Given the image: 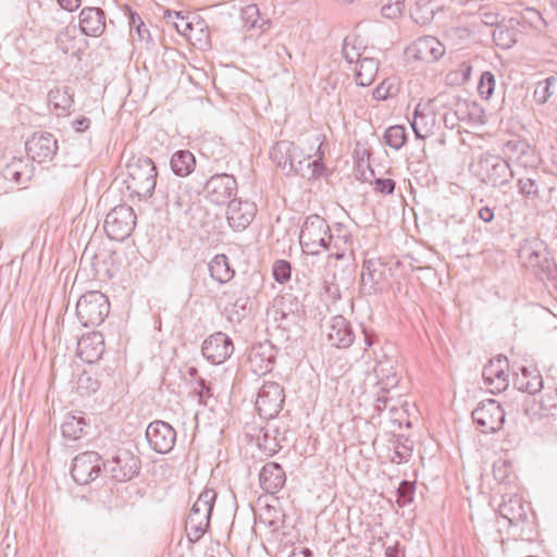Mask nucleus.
<instances>
[{
	"mask_svg": "<svg viewBox=\"0 0 557 557\" xmlns=\"http://www.w3.org/2000/svg\"><path fill=\"white\" fill-rule=\"evenodd\" d=\"M508 360L505 356H497L490 360L482 370V379L486 388L492 394H499L507 389L509 385L508 380Z\"/></svg>",
	"mask_w": 557,
	"mask_h": 557,
	"instance_id": "ddd939ff",
	"label": "nucleus"
},
{
	"mask_svg": "<svg viewBox=\"0 0 557 557\" xmlns=\"http://www.w3.org/2000/svg\"><path fill=\"white\" fill-rule=\"evenodd\" d=\"M481 20L485 25L494 26L499 23V15L495 12L487 11L481 14Z\"/></svg>",
	"mask_w": 557,
	"mask_h": 557,
	"instance_id": "338daca9",
	"label": "nucleus"
},
{
	"mask_svg": "<svg viewBox=\"0 0 557 557\" xmlns=\"http://www.w3.org/2000/svg\"><path fill=\"white\" fill-rule=\"evenodd\" d=\"M284 399V389L278 383L265 382L258 392L256 409L264 419L275 418L282 410Z\"/></svg>",
	"mask_w": 557,
	"mask_h": 557,
	"instance_id": "9d476101",
	"label": "nucleus"
},
{
	"mask_svg": "<svg viewBox=\"0 0 557 557\" xmlns=\"http://www.w3.org/2000/svg\"><path fill=\"white\" fill-rule=\"evenodd\" d=\"M240 17L244 27L247 29L258 28L261 32L270 27V20L261 18L259 8L256 4H249L242 9Z\"/></svg>",
	"mask_w": 557,
	"mask_h": 557,
	"instance_id": "ea45409f",
	"label": "nucleus"
},
{
	"mask_svg": "<svg viewBox=\"0 0 557 557\" xmlns=\"http://www.w3.org/2000/svg\"><path fill=\"white\" fill-rule=\"evenodd\" d=\"M493 40L503 49H509L516 44V34L505 27H497L493 32Z\"/></svg>",
	"mask_w": 557,
	"mask_h": 557,
	"instance_id": "49530a36",
	"label": "nucleus"
},
{
	"mask_svg": "<svg viewBox=\"0 0 557 557\" xmlns=\"http://www.w3.org/2000/svg\"><path fill=\"white\" fill-rule=\"evenodd\" d=\"M258 446L268 456H273L281 447L276 438L268 432H264L262 436H258Z\"/></svg>",
	"mask_w": 557,
	"mask_h": 557,
	"instance_id": "3c124183",
	"label": "nucleus"
},
{
	"mask_svg": "<svg viewBox=\"0 0 557 557\" xmlns=\"http://www.w3.org/2000/svg\"><path fill=\"white\" fill-rule=\"evenodd\" d=\"M385 557H405L398 542L385 548Z\"/></svg>",
	"mask_w": 557,
	"mask_h": 557,
	"instance_id": "774afa93",
	"label": "nucleus"
},
{
	"mask_svg": "<svg viewBox=\"0 0 557 557\" xmlns=\"http://www.w3.org/2000/svg\"><path fill=\"white\" fill-rule=\"evenodd\" d=\"M411 447L398 444L394 451V456L391 458V461L394 463H401L404 461H407L411 455Z\"/></svg>",
	"mask_w": 557,
	"mask_h": 557,
	"instance_id": "052dcab7",
	"label": "nucleus"
},
{
	"mask_svg": "<svg viewBox=\"0 0 557 557\" xmlns=\"http://www.w3.org/2000/svg\"><path fill=\"white\" fill-rule=\"evenodd\" d=\"M127 169V188L140 199L150 198L154 191L158 176L153 161L148 157H140L129 163Z\"/></svg>",
	"mask_w": 557,
	"mask_h": 557,
	"instance_id": "423d86ee",
	"label": "nucleus"
},
{
	"mask_svg": "<svg viewBox=\"0 0 557 557\" xmlns=\"http://www.w3.org/2000/svg\"><path fill=\"white\" fill-rule=\"evenodd\" d=\"M373 372L377 379L376 385L384 393H389L391 389L397 387L398 377L395 370V360L384 356L380 359L374 368Z\"/></svg>",
	"mask_w": 557,
	"mask_h": 557,
	"instance_id": "c85d7f7f",
	"label": "nucleus"
},
{
	"mask_svg": "<svg viewBox=\"0 0 557 557\" xmlns=\"http://www.w3.org/2000/svg\"><path fill=\"white\" fill-rule=\"evenodd\" d=\"M472 420L480 432L492 434L499 431L505 422V411L494 399H486L472 411Z\"/></svg>",
	"mask_w": 557,
	"mask_h": 557,
	"instance_id": "1a4fd4ad",
	"label": "nucleus"
},
{
	"mask_svg": "<svg viewBox=\"0 0 557 557\" xmlns=\"http://www.w3.org/2000/svg\"><path fill=\"white\" fill-rule=\"evenodd\" d=\"M396 88L389 79H384L374 90L373 98L376 100H386L388 97L394 96Z\"/></svg>",
	"mask_w": 557,
	"mask_h": 557,
	"instance_id": "6e6d98bb",
	"label": "nucleus"
},
{
	"mask_svg": "<svg viewBox=\"0 0 557 557\" xmlns=\"http://www.w3.org/2000/svg\"><path fill=\"white\" fill-rule=\"evenodd\" d=\"M74 41L75 27H64L55 36V45L63 53L74 49Z\"/></svg>",
	"mask_w": 557,
	"mask_h": 557,
	"instance_id": "a18cd8bd",
	"label": "nucleus"
},
{
	"mask_svg": "<svg viewBox=\"0 0 557 557\" xmlns=\"http://www.w3.org/2000/svg\"><path fill=\"white\" fill-rule=\"evenodd\" d=\"M386 264L381 259L364 260L361 273V290L371 295L376 292L377 285L385 278Z\"/></svg>",
	"mask_w": 557,
	"mask_h": 557,
	"instance_id": "b1692460",
	"label": "nucleus"
},
{
	"mask_svg": "<svg viewBox=\"0 0 557 557\" xmlns=\"http://www.w3.org/2000/svg\"><path fill=\"white\" fill-rule=\"evenodd\" d=\"M542 417H557V388H547L540 399Z\"/></svg>",
	"mask_w": 557,
	"mask_h": 557,
	"instance_id": "a19ab883",
	"label": "nucleus"
},
{
	"mask_svg": "<svg viewBox=\"0 0 557 557\" xmlns=\"http://www.w3.org/2000/svg\"><path fill=\"white\" fill-rule=\"evenodd\" d=\"M248 360L251 370L256 374L263 375L268 372H271L275 362L273 346L269 344H259L253 346L250 350Z\"/></svg>",
	"mask_w": 557,
	"mask_h": 557,
	"instance_id": "bb28decb",
	"label": "nucleus"
},
{
	"mask_svg": "<svg viewBox=\"0 0 557 557\" xmlns=\"http://www.w3.org/2000/svg\"><path fill=\"white\" fill-rule=\"evenodd\" d=\"M136 226V214L131 206L114 207L106 216L104 232L110 239L123 242Z\"/></svg>",
	"mask_w": 557,
	"mask_h": 557,
	"instance_id": "6e6552de",
	"label": "nucleus"
},
{
	"mask_svg": "<svg viewBox=\"0 0 557 557\" xmlns=\"http://www.w3.org/2000/svg\"><path fill=\"white\" fill-rule=\"evenodd\" d=\"M110 302L99 290H90L81 296L76 304V315L85 326H98L108 317Z\"/></svg>",
	"mask_w": 557,
	"mask_h": 557,
	"instance_id": "0eeeda50",
	"label": "nucleus"
},
{
	"mask_svg": "<svg viewBox=\"0 0 557 557\" xmlns=\"http://www.w3.org/2000/svg\"><path fill=\"white\" fill-rule=\"evenodd\" d=\"M473 175L493 188H502L510 183L515 172L507 160L490 152L481 153L472 164Z\"/></svg>",
	"mask_w": 557,
	"mask_h": 557,
	"instance_id": "7ed1b4c3",
	"label": "nucleus"
},
{
	"mask_svg": "<svg viewBox=\"0 0 557 557\" xmlns=\"http://www.w3.org/2000/svg\"><path fill=\"white\" fill-rule=\"evenodd\" d=\"M438 9L437 0H418L410 9V16L417 24L428 25Z\"/></svg>",
	"mask_w": 557,
	"mask_h": 557,
	"instance_id": "e433bc0d",
	"label": "nucleus"
},
{
	"mask_svg": "<svg viewBox=\"0 0 557 557\" xmlns=\"http://www.w3.org/2000/svg\"><path fill=\"white\" fill-rule=\"evenodd\" d=\"M342 52L348 63L358 62L366 57V48L357 46V38L355 36H347L344 39Z\"/></svg>",
	"mask_w": 557,
	"mask_h": 557,
	"instance_id": "79ce46f5",
	"label": "nucleus"
},
{
	"mask_svg": "<svg viewBox=\"0 0 557 557\" xmlns=\"http://www.w3.org/2000/svg\"><path fill=\"white\" fill-rule=\"evenodd\" d=\"M89 426V423L82 413L69 414L61 425L62 435L65 438L76 441L87 434Z\"/></svg>",
	"mask_w": 557,
	"mask_h": 557,
	"instance_id": "f704fd0d",
	"label": "nucleus"
},
{
	"mask_svg": "<svg viewBox=\"0 0 557 557\" xmlns=\"http://www.w3.org/2000/svg\"><path fill=\"white\" fill-rule=\"evenodd\" d=\"M79 28L83 34L99 37L106 29V13L96 7H85L79 13Z\"/></svg>",
	"mask_w": 557,
	"mask_h": 557,
	"instance_id": "a878e982",
	"label": "nucleus"
},
{
	"mask_svg": "<svg viewBox=\"0 0 557 557\" xmlns=\"http://www.w3.org/2000/svg\"><path fill=\"white\" fill-rule=\"evenodd\" d=\"M208 267L210 276L220 284L230 282L235 275V271L231 268L228 258L223 253L214 256Z\"/></svg>",
	"mask_w": 557,
	"mask_h": 557,
	"instance_id": "c9c22d12",
	"label": "nucleus"
},
{
	"mask_svg": "<svg viewBox=\"0 0 557 557\" xmlns=\"http://www.w3.org/2000/svg\"><path fill=\"white\" fill-rule=\"evenodd\" d=\"M407 53L416 60L431 63L444 55L445 47L437 38L423 36L407 48Z\"/></svg>",
	"mask_w": 557,
	"mask_h": 557,
	"instance_id": "aec40b11",
	"label": "nucleus"
},
{
	"mask_svg": "<svg viewBox=\"0 0 557 557\" xmlns=\"http://www.w3.org/2000/svg\"><path fill=\"white\" fill-rule=\"evenodd\" d=\"M495 85L494 74L490 71L483 72L478 84V92L481 98L485 100L490 99L494 92Z\"/></svg>",
	"mask_w": 557,
	"mask_h": 557,
	"instance_id": "de8ad7c7",
	"label": "nucleus"
},
{
	"mask_svg": "<svg viewBox=\"0 0 557 557\" xmlns=\"http://www.w3.org/2000/svg\"><path fill=\"white\" fill-rule=\"evenodd\" d=\"M236 190V178L226 173L212 175L202 186L206 198L215 205H228Z\"/></svg>",
	"mask_w": 557,
	"mask_h": 557,
	"instance_id": "f8f14e48",
	"label": "nucleus"
},
{
	"mask_svg": "<svg viewBox=\"0 0 557 557\" xmlns=\"http://www.w3.org/2000/svg\"><path fill=\"white\" fill-rule=\"evenodd\" d=\"M170 166L176 176L186 177L195 171L196 158L189 150H177L171 157Z\"/></svg>",
	"mask_w": 557,
	"mask_h": 557,
	"instance_id": "2f4dec72",
	"label": "nucleus"
},
{
	"mask_svg": "<svg viewBox=\"0 0 557 557\" xmlns=\"http://www.w3.org/2000/svg\"><path fill=\"white\" fill-rule=\"evenodd\" d=\"M272 274L274 280L280 283L284 284L289 281L290 274H292V264L287 260H276L273 263L272 268Z\"/></svg>",
	"mask_w": 557,
	"mask_h": 557,
	"instance_id": "09e8293b",
	"label": "nucleus"
},
{
	"mask_svg": "<svg viewBox=\"0 0 557 557\" xmlns=\"http://www.w3.org/2000/svg\"><path fill=\"white\" fill-rule=\"evenodd\" d=\"M27 156L38 163L51 161L58 151V140L48 132H36L25 144Z\"/></svg>",
	"mask_w": 557,
	"mask_h": 557,
	"instance_id": "2eb2a0df",
	"label": "nucleus"
},
{
	"mask_svg": "<svg viewBox=\"0 0 557 557\" xmlns=\"http://www.w3.org/2000/svg\"><path fill=\"white\" fill-rule=\"evenodd\" d=\"M195 392L199 398V403L207 405V399L212 396L211 387L206 383L203 379L197 381Z\"/></svg>",
	"mask_w": 557,
	"mask_h": 557,
	"instance_id": "bf43d9fd",
	"label": "nucleus"
},
{
	"mask_svg": "<svg viewBox=\"0 0 557 557\" xmlns=\"http://www.w3.org/2000/svg\"><path fill=\"white\" fill-rule=\"evenodd\" d=\"M129 26H131V29H136L138 36L140 39H144L145 38V35L149 34L148 29L146 28L144 22L141 21L140 16L135 14V13H132L131 16H129Z\"/></svg>",
	"mask_w": 557,
	"mask_h": 557,
	"instance_id": "680f3d73",
	"label": "nucleus"
},
{
	"mask_svg": "<svg viewBox=\"0 0 557 557\" xmlns=\"http://www.w3.org/2000/svg\"><path fill=\"white\" fill-rule=\"evenodd\" d=\"M106 467H108L111 476L115 481L127 482L138 474L140 459L128 449H119Z\"/></svg>",
	"mask_w": 557,
	"mask_h": 557,
	"instance_id": "4468645a",
	"label": "nucleus"
},
{
	"mask_svg": "<svg viewBox=\"0 0 557 557\" xmlns=\"http://www.w3.org/2000/svg\"><path fill=\"white\" fill-rule=\"evenodd\" d=\"M202 356L213 364H221L234 351L232 338L223 332H215L206 338L201 346Z\"/></svg>",
	"mask_w": 557,
	"mask_h": 557,
	"instance_id": "f3484780",
	"label": "nucleus"
},
{
	"mask_svg": "<svg viewBox=\"0 0 557 557\" xmlns=\"http://www.w3.org/2000/svg\"><path fill=\"white\" fill-rule=\"evenodd\" d=\"M555 81L556 78L550 76L544 81L543 86L540 85L536 87L534 98L539 103L543 104L552 97L553 91L550 90V86Z\"/></svg>",
	"mask_w": 557,
	"mask_h": 557,
	"instance_id": "5fc2aeb1",
	"label": "nucleus"
},
{
	"mask_svg": "<svg viewBox=\"0 0 557 557\" xmlns=\"http://www.w3.org/2000/svg\"><path fill=\"white\" fill-rule=\"evenodd\" d=\"M146 438L156 453L168 454L175 445L176 432L168 422L156 420L148 424Z\"/></svg>",
	"mask_w": 557,
	"mask_h": 557,
	"instance_id": "dca6fc26",
	"label": "nucleus"
},
{
	"mask_svg": "<svg viewBox=\"0 0 557 557\" xmlns=\"http://www.w3.org/2000/svg\"><path fill=\"white\" fill-rule=\"evenodd\" d=\"M432 102V100L419 102L414 109L411 128L419 139L430 136L435 128L436 115Z\"/></svg>",
	"mask_w": 557,
	"mask_h": 557,
	"instance_id": "412c9836",
	"label": "nucleus"
},
{
	"mask_svg": "<svg viewBox=\"0 0 557 557\" xmlns=\"http://www.w3.org/2000/svg\"><path fill=\"white\" fill-rule=\"evenodd\" d=\"M379 61L372 57H363L357 62V66L355 70V78L356 83L359 86H369L371 85L379 71Z\"/></svg>",
	"mask_w": 557,
	"mask_h": 557,
	"instance_id": "473e14b6",
	"label": "nucleus"
},
{
	"mask_svg": "<svg viewBox=\"0 0 557 557\" xmlns=\"http://www.w3.org/2000/svg\"><path fill=\"white\" fill-rule=\"evenodd\" d=\"M478 218L484 223H491L495 219L494 209L488 206H483L478 210Z\"/></svg>",
	"mask_w": 557,
	"mask_h": 557,
	"instance_id": "0e129e2a",
	"label": "nucleus"
},
{
	"mask_svg": "<svg viewBox=\"0 0 557 557\" xmlns=\"http://www.w3.org/2000/svg\"><path fill=\"white\" fill-rule=\"evenodd\" d=\"M166 16L169 18L176 20L173 23L178 33H181L183 35H187V32L193 29L191 23L188 22L187 17L182 15L181 12H176V11L170 12L169 11Z\"/></svg>",
	"mask_w": 557,
	"mask_h": 557,
	"instance_id": "4d7b16f0",
	"label": "nucleus"
},
{
	"mask_svg": "<svg viewBox=\"0 0 557 557\" xmlns=\"http://www.w3.org/2000/svg\"><path fill=\"white\" fill-rule=\"evenodd\" d=\"M332 232L327 222L318 214L308 215L300 230L299 244L304 252L318 255L322 249L330 250Z\"/></svg>",
	"mask_w": 557,
	"mask_h": 557,
	"instance_id": "39448f33",
	"label": "nucleus"
},
{
	"mask_svg": "<svg viewBox=\"0 0 557 557\" xmlns=\"http://www.w3.org/2000/svg\"><path fill=\"white\" fill-rule=\"evenodd\" d=\"M529 509V504L524 503L521 496L507 494L503 497L498 511L510 525H518L527 520Z\"/></svg>",
	"mask_w": 557,
	"mask_h": 557,
	"instance_id": "4be33fe9",
	"label": "nucleus"
},
{
	"mask_svg": "<svg viewBox=\"0 0 557 557\" xmlns=\"http://www.w3.org/2000/svg\"><path fill=\"white\" fill-rule=\"evenodd\" d=\"M224 295L230 297L228 304L232 306V312L237 315V320H240L242 312L246 310L249 298L242 294L236 296L235 292H232V296L230 292L224 293Z\"/></svg>",
	"mask_w": 557,
	"mask_h": 557,
	"instance_id": "603ef678",
	"label": "nucleus"
},
{
	"mask_svg": "<svg viewBox=\"0 0 557 557\" xmlns=\"http://www.w3.org/2000/svg\"><path fill=\"white\" fill-rule=\"evenodd\" d=\"M388 393H384L381 388L377 392V396L374 401V410L377 413H381L388 407V404L393 400V397L387 395Z\"/></svg>",
	"mask_w": 557,
	"mask_h": 557,
	"instance_id": "e2e57ef3",
	"label": "nucleus"
},
{
	"mask_svg": "<svg viewBox=\"0 0 557 557\" xmlns=\"http://www.w3.org/2000/svg\"><path fill=\"white\" fill-rule=\"evenodd\" d=\"M104 352V339L101 333L91 332L77 342V356L81 360L92 363L98 361Z\"/></svg>",
	"mask_w": 557,
	"mask_h": 557,
	"instance_id": "5701e85b",
	"label": "nucleus"
},
{
	"mask_svg": "<svg viewBox=\"0 0 557 557\" xmlns=\"http://www.w3.org/2000/svg\"><path fill=\"white\" fill-rule=\"evenodd\" d=\"M355 332L350 322L343 315L332 317L326 324V339L336 348H348L355 341Z\"/></svg>",
	"mask_w": 557,
	"mask_h": 557,
	"instance_id": "6ab92c4d",
	"label": "nucleus"
},
{
	"mask_svg": "<svg viewBox=\"0 0 557 557\" xmlns=\"http://www.w3.org/2000/svg\"><path fill=\"white\" fill-rule=\"evenodd\" d=\"M3 176L16 184L26 183L30 178L28 162L23 158H13L3 169Z\"/></svg>",
	"mask_w": 557,
	"mask_h": 557,
	"instance_id": "4c0bfd02",
	"label": "nucleus"
},
{
	"mask_svg": "<svg viewBox=\"0 0 557 557\" xmlns=\"http://www.w3.org/2000/svg\"><path fill=\"white\" fill-rule=\"evenodd\" d=\"M385 144L395 149H400L407 140L406 129L401 125L389 126L384 134Z\"/></svg>",
	"mask_w": 557,
	"mask_h": 557,
	"instance_id": "37998d69",
	"label": "nucleus"
},
{
	"mask_svg": "<svg viewBox=\"0 0 557 557\" xmlns=\"http://www.w3.org/2000/svg\"><path fill=\"white\" fill-rule=\"evenodd\" d=\"M256 213L257 206L255 202L240 198L232 199L226 208L227 223L235 232H242L250 225Z\"/></svg>",
	"mask_w": 557,
	"mask_h": 557,
	"instance_id": "a211bd4d",
	"label": "nucleus"
},
{
	"mask_svg": "<svg viewBox=\"0 0 557 557\" xmlns=\"http://www.w3.org/2000/svg\"><path fill=\"white\" fill-rule=\"evenodd\" d=\"M518 193L525 199L540 198V175L533 171L531 175H523L517 180Z\"/></svg>",
	"mask_w": 557,
	"mask_h": 557,
	"instance_id": "58836bf2",
	"label": "nucleus"
},
{
	"mask_svg": "<svg viewBox=\"0 0 557 557\" xmlns=\"http://www.w3.org/2000/svg\"><path fill=\"white\" fill-rule=\"evenodd\" d=\"M405 9L404 0H395L394 2L389 1L382 5L381 13L386 18H397L401 15Z\"/></svg>",
	"mask_w": 557,
	"mask_h": 557,
	"instance_id": "864d4df0",
	"label": "nucleus"
},
{
	"mask_svg": "<svg viewBox=\"0 0 557 557\" xmlns=\"http://www.w3.org/2000/svg\"><path fill=\"white\" fill-rule=\"evenodd\" d=\"M286 482L285 471L277 462L265 463L259 473L260 487L268 494L278 493Z\"/></svg>",
	"mask_w": 557,
	"mask_h": 557,
	"instance_id": "393cba45",
	"label": "nucleus"
},
{
	"mask_svg": "<svg viewBox=\"0 0 557 557\" xmlns=\"http://www.w3.org/2000/svg\"><path fill=\"white\" fill-rule=\"evenodd\" d=\"M90 120L88 117H85V116H81L78 119H75L73 122H72V127L77 132V133H82V132H85L86 129L89 128L90 126Z\"/></svg>",
	"mask_w": 557,
	"mask_h": 557,
	"instance_id": "69168bd1",
	"label": "nucleus"
},
{
	"mask_svg": "<svg viewBox=\"0 0 557 557\" xmlns=\"http://www.w3.org/2000/svg\"><path fill=\"white\" fill-rule=\"evenodd\" d=\"M49 104L55 110L57 115L67 112L74 102V92L71 87H57L48 94Z\"/></svg>",
	"mask_w": 557,
	"mask_h": 557,
	"instance_id": "72a5a7b5",
	"label": "nucleus"
},
{
	"mask_svg": "<svg viewBox=\"0 0 557 557\" xmlns=\"http://www.w3.org/2000/svg\"><path fill=\"white\" fill-rule=\"evenodd\" d=\"M295 151L296 147L292 141L281 140L272 147L270 156L273 162L282 170L295 172L308 180H315L322 175L324 164L321 158L311 161L310 157H308L296 162Z\"/></svg>",
	"mask_w": 557,
	"mask_h": 557,
	"instance_id": "f03ea898",
	"label": "nucleus"
},
{
	"mask_svg": "<svg viewBox=\"0 0 557 557\" xmlns=\"http://www.w3.org/2000/svg\"><path fill=\"white\" fill-rule=\"evenodd\" d=\"M522 264L541 281L557 276V264L546 243L539 237L527 238L519 250Z\"/></svg>",
	"mask_w": 557,
	"mask_h": 557,
	"instance_id": "f257e3e1",
	"label": "nucleus"
},
{
	"mask_svg": "<svg viewBox=\"0 0 557 557\" xmlns=\"http://www.w3.org/2000/svg\"><path fill=\"white\" fill-rule=\"evenodd\" d=\"M216 493L212 488H205L194 503L185 523L187 537L190 542L199 541L210 524Z\"/></svg>",
	"mask_w": 557,
	"mask_h": 557,
	"instance_id": "20e7f679",
	"label": "nucleus"
},
{
	"mask_svg": "<svg viewBox=\"0 0 557 557\" xmlns=\"http://www.w3.org/2000/svg\"><path fill=\"white\" fill-rule=\"evenodd\" d=\"M352 236L346 226L343 224H336L334 233H332L331 249L333 252L331 257L336 260H343L346 252L352 248Z\"/></svg>",
	"mask_w": 557,
	"mask_h": 557,
	"instance_id": "c756f323",
	"label": "nucleus"
},
{
	"mask_svg": "<svg viewBox=\"0 0 557 557\" xmlns=\"http://www.w3.org/2000/svg\"><path fill=\"white\" fill-rule=\"evenodd\" d=\"M99 387L100 382L89 372L84 371L82 374L78 375L76 388L81 395L85 396L94 394L99 389Z\"/></svg>",
	"mask_w": 557,
	"mask_h": 557,
	"instance_id": "c03bdc74",
	"label": "nucleus"
},
{
	"mask_svg": "<svg viewBox=\"0 0 557 557\" xmlns=\"http://www.w3.org/2000/svg\"><path fill=\"white\" fill-rule=\"evenodd\" d=\"M106 463L96 451H85L77 455L72 462L71 474L78 484H88L96 480Z\"/></svg>",
	"mask_w": 557,
	"mask_h": 557,
	"instance_id": "9b49d317",
	"label": "nucleus"
},
{
	"mask_svg": "<svg viewBox=\"0 0 557 557\" xmlns=\"http://www.w3.org/2000/svg\"><path fill=\"white\" fill-rule=\"evenodd\" d=\"M374 190L383 195H392L395 190V182L392 178H375Z\"/></svg>",
	"mask_w": 557,
	"mask_h": 557,
	"instance_id": "13d9d810",
	"label": "nucleus"
},
{
	"mask_svg": "<svg viewBox=\"0 0 557 557\" xmlns=\"http://www.w3.org/2000/svg\"><path fill=\"white\" fill-rule=\"evenodd\" d=\"M414 490V483L404 480L397 488V504L405 507L412 503Z\"/></svg>",
	"mask_w": 557,
	"mask_h": 557,
	"instance_id": "8fccbe9b",
	"label": "nucleus"
},
{
	"mask_svg": "<svg viewBox=\"0 0 557 557\" xmlns=\"http://www.w3.org/2000/svg\"><path fill=\"white\" fill-rule=\"evenodd\" d=\"M191 205L193 196L188 186L178 181L171 182L166 194V206L177 212L186 213L190 210Z\"/></svg>",
	"mask_w": 557,
	"mask_h": 557,
	"instance_id": "cd10ccee",
	"label": "nucleus"
},
{
	"mask_svg": "<svg viewBox=\"0 0 557 557\" xmlns=\"http://www.w3.org/2000/svg\"><path fill=\"white\" fill-rule=\"evenodd\" d=\"M515 385L519 391L534 395L544 387L543 377L536 369L530 370L525 367L521 369V374L516 377Z\"/></svg>",
	"mask_w": 557,
	"mask_h": 557,
	"instance_id": "7c9ffc66",
	"label": "nucleus"
}]
</instances>
